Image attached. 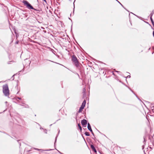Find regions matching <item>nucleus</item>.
<instances>
[{"label":"nucleus","mask_w":154,"mask_h":154,"mask_svg":"<svg viewBox=\"0 0 154 154\" xmlns=\"http://www.w3.org/2000/svg\"><path fill=\"white\" fill-rule=\"evenodd\" d=\"M78 127H79V128L80 129V130L81 131L82 130V127L81 126H80V125L79 124H78Z\"/></svg>","instance_id":"9b49d317"},{"label":"nucleus","mask_w":154,"mask_h":154,"mask_svg":"<svg viewBox=\"0 0 154 154\" xmlns=\"http://www.w3.org/2000/svg\"><path fill=\"white\" fill-rule=\"evenodd\" d=\"M22 2L23 3L24 5L26 6V7L29 9H34L33 7L26 1L23 0Z\"/></svg>","instance_id":"7ed1b4c3"},{"label":"nucleus","mask_w":154,"mask_h":154,"mask_svg":"<svg viewBox=\"0 0 154 154\" xmlns=\"http://www.w3.org/2000/svg\"><path fill=\"white\" fill-rule=\"evenodd\" d=\"M150 20H151V22L152 23V24L154 25V22H153V19H152V17H150Z\"/></svg>","instance_id":"1a4fd4ad"},{"label":"nucleus","mask_w":154,"mask_h":154,"mask_svg":"<svg viewBox=\"0 0 154 154\" xmlns=\"http://www.w3.org/2000/svg\"><path fill=\"white\" fill-rule=\"evenodd\" d=\"M85 107L82 106H81V107L80 108V109H79V112H82V109H84V108Z\"/></svg>","instance_id":"0eeeda50"},{"label":"nucleus","mask_w":154,"mask_h":154,"mask_svg":"<svg viewBox=\"0 0 154 154\" xmlns=\"http://www.w3.org/2000/svg\"><path fill=\"white\" fill-rule=\"evenodd\" d=\"M72 61L73 64L76 67H78L79 65V62L76 57L75 56H72Z\"/></svg>","instance_id":"f03ea898"},{"label":"nucleus","mask_w":154,"mask_h":154,"mask_svg":"<svg viewBox=\"0 0 154 154\" xmlns=\"http://www.w3.org/2000/svg\"><path fill=\"white\" fill-rule=\"evenodd\" d=\"M85 104H86V101L85 100H84L82 103V106H84V107H85Z\"/></svg>","instance_id":"6e6552de"},{"label":"nucleus","mask_w":154,"mask_h":154,"mask_svg":"<svg viewBox=\"0 0 154 154\" xmlns=\"http://www.w3.org/2000/svg\"><path fill=\"white\" fill-rule=\"evenodd\" d=\"M153 36L154 37V31L153 32Z\"/></svg>","instance_id":"dca6fc26"},{"label":"nucleus","mask_w":154,"mask_h":154,"mask_svg":"<svg viewBox=\"0 0 154 154\" xmlns=\"http://www.w3.org/2000/svg\"><path fill=\"white\" fill-rule=\"evenodd\" d=\"M131 77L130 76V75H128L127 77V78H130Z\"/></svg>","instance_id":"4468645a"},{"label":"nucleus","mask_w":154,"mask_h":154,"mask_svg":"<svg viewBox=\"0 0 154 154\" xmlns=\"http://www.w3.org/2000/svg\"><path fill=\"white\" fill-rule=\"evenodd\" d=\"M116 0L117 1V2H118L122 5L118 1H117V0Z\"/></svg>","instance_id":"2eb2a0df"},{"label":"nucleus","mask_w":154,"mask_h":154,"mask_svg":"<svg viewBox=\"0 0 154 154\" xmlns=\"http://www.w3.org/2000/svg\"><path fill=\"white\" fill-rule=\"evenodd\" d=\"M17 99H19V100H22L21 98H20V97H17Z\"/></svg>","instance_id":"f8f14e48"},{"label":"nucleus","mask_w":154,"mask_h":154,"mask_svg":"<svg viewBox=\"0 0 154 154\" xmlns=\"http://www.w3.org/2000/svg\"><path fill=\"white\" fill-rule=\"evenodd\" d=\"M91 148L92 149V150L94 151V152H96L97 151L95 149L94 146L93 145H91Z\"/></svg>","instance_id":"423d86ee"},{"label":"nucleus","mask_w":154,"mask_h":154,"mask_svg":"<svg viewBox=\"0 0 154 154\" xmlns=\"http://www.w3.org/2000/svg\"><path fill=\"white\" fill-rule=\"evenodd\" d=\"M85 134L86 136H89L90 135V134L89 132H86L85 133Z\"/></svg>","instance_id":"9d476101"},{"label":"nucleus","mask_w":154,"mask_h":154,"mask_svg":"<svg viewBox=\"0 0 154 154\" xmlns=\"http://www.w3.org/2000/svg\"><path fill=\"white\" fill-rule=\"evenodd\" d=\"M3 92L5 96H8L9 94L8 87L7 85L3 86Z\"/></svg>","instance_id":"f257e3e1"},{"label":"nucleus","mask_w":154,"mask_h":154,"mask_svg":"<svg viewBox=\"0 0 154 154\" xmlns=\"http://www.w3.org/2000/svg\"><path fill=\"white\" fill-rule=\"evenodd\" d=\"M153 13H151V14H150V15H151V17H152V15H153Z\"/></svg>","instance_id":"ddd939ff"},{"label":"nucleus","mask_w":154,"mask_h":154,"mask_svg":"<svg viewBox=\"0 0 154 154\" xmlns=\"http://www.w3.org/2000/svg\"><path fill=\"white\" fill-rule=\"evenodd\" d=\"M81 123L83 127H86L87 124V121L84 119L81 121Z\"/></svg>","instance_id":"20e7f679"},{"label":"nucleus","mask_w":154,"mask_h":154,"mask_svg":"<svg viewBox=\"0 0 154 154\" xmlns=\"http://www.w3.org/2000/svg\"><path fill=\"white\" fill-rule=\"evenodd\" d=\"M88 129L91 132H92V134H93L92 130L91 128V125L89 123H88Z\"/></svg>","instance_id":"39448f33"}]
</instances>
